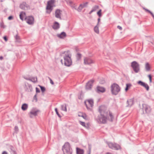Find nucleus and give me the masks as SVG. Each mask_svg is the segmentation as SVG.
I'll return each mask as SVG.
<instances>
[{"label":"nucleus","mask_w":154,"mask_h":154,"mask_svg":"<svg viewBox=\"0 0 154 154\" xmlns=\"http://www.w3.org/2000/svg\"><path fill=\"white\" fill-rule=\"evenodd\" d=\"M99 111L100 114L99 119L100 122L102 123H105L107 120L109 119L111 121L113 116L112 113L104 106H101L99 107Z\"/></svg>","instance_id":"1"},{"label":"nucleus","mask_w":154,"mask_h":154,"mask_svg":"<svg viewBox=\"0 0 154 154\" xmlns=\"http://www.w3.org/2000/svg\"><path fill=\"white\" fill-rule=\"evenodd\" d=\"M88 4V2L83 3L80 5L78 8V10L79 11H81L83 8L86 7Z\"/></svg>","instance_id":"15"},{"label":"nucleus","mask_w":154,"mask_h":154,"mask_svg":"<svg viewBox=\"0 0 154 154\" xmlns=\"http://www.w3.org/2000/svg\"><path fill=\"white\" fill-rule=\"evenodd\" d=\"M143 110L145 111V113H149L151 111L150 107L146 104L143 105Z\"/></svg>","instance_id":"10"},{"label":"nucleus","mask_w":154,"mask_h":154,"mask_svg":"<svg viewBox=\"0 0 154 154\" xmlns=\"http://www.w3.org/2000/svg\"><path fill=\"white\" fill-rule=\"evenodd\" d=\"M62 11L59 10H57L55 12V16L56 17L61 19V16L62 14Z\"/></svg>","instance_id":"13"},{"label":"nucleus","mask_w":154,"mask_h":154,"mask_svg":"<svg viewBox=\"0 0 154 154\" xmlns=\"http://www.w3.org/2000/svg\"><path fill=\"white\" fill-rule=\"evenodd\" d=\"M13 18V17L12 16H9L8 17V20H12V19Z\"/></svg>","instance_id":"46"},{"label":"nucleus","mask_w":154,"mask_h":154,"mask_svg":"<svg viewBox=\"0 0 154 154\" xmlns=\"http://www.w3.org/2000/svg\"><path fill=\"white\" fill-rule=\"evenodd\" d=\"M65 1L67 2V4L69 5H70L72 7L74 6V4L73 2L71 0H65Z\"/></svg>","instance_id":"21"},{"label":"nucleus","mask_w":154,"mask_h":154,"mask_svg":"<svg viewBox=\"0 0 154 154\" xmlns=\"http://www.w3.org/2000/svg\"><path fill=\"white\" fill-rule=\"evenodd\" d=\"M100 18H98V23H97V25H99V22H100Z\"/></svg>","instance_id":"47"},{"label":"nucleus","mask_w":154,"mask_h":154,"mask_svg":"<svg viewBox=\"0 0 154 154\" xmlns=\"http://www.w3.org/2000/svg\"><path fill=\"white\" fill-rule=\"evenodd\" d=\"M99 25H97L96 26H95L94 28V32L97 34H99Z\"/></svg>","instance_id":"26"},{"label":"nucleus","mask_w":154,"mask_h":154,"mask_svg":"<svg viewBox=\"0 0 154 154\" xmlns=\"http://www.w3.org/2000/svg\"><path fill=\"white\" fill-rule=\"evenodd\" d=\"M25 20L26 22L29 24H33L34 23V18L31 16H29L25 18Z\"/></svg>","instance_id":"12"},{"label":"nucleus","mask_w":154,"mask_h":154,"mask_svg":"<svg viewBox=\"0 0 154 154\" xmlns=\"http://www.w3.org/2000/svg\"><path fill=\"white\" fill-rule=\"evenodd\" d=\"M59 27V24L57 22H55L53 26V28L54 29H58Z\"/></svg>","instance_id":"19"},{"label":"nucleus","mask_w":154,"mask_h":154,"mask_svg":"<svg viewBox=\"0 0 154 154\" xmlns=\"http://www.w3.org/2000/svg\"><path fill=\"white\" fill-rule=\"evenodd\" d=\"M117 28H118L119 29H120V30H122V27L119 26H117Z\"/></svg>","instance_id":"44"},{"label":"nucleus","mask_w":154,"mask_h":154,"mask_svg":"<svg viewBox=\"0 0 154 154\" xmlns=\"http://www.w3.org/2000/svg\"><path fill=\"white\" fill-rule=\"evenodd\" d=\"M108 146L110 148L118 150L120 148L119 145L115 143H109L108 144Z\"/></svg>","instance_id":"8"},{"label":"nucleus","mask_w":154,"mask_h":154,"mask_svg":"<svg viewBox=\"0 0 154 154\" xmlns=\"http://www.w3.org/2000/svg\"><path fill=\"white\" fill-rule=\"evenodd\" d=\"M99 8V6H94L93 8H92V9L91 11L90 12L89 14H91L92 12L95 11L96 10H97V9H98Z\"/></svg>","instance_id":"28"},{"label":"nucleus","mask_w":154,"mask_h":154,"mask_svg":"<svg viewBox=\"0 0 154 154\" xmlns=\"http://www.w3.org/2000/svg\"><path fill=\"white\" fill-rule=\"evenodd\" d=\"M64 62L65 65L67 66H70L72 64V62L70 54H66L64 57Z\"/></svg>","instance_id":"4"},{"label":"nucleus","mask_w":154,"mask_h":154,"mask_svg":"<svg viewBox=\"0 0 154 154\" xmlns=\"http://www.w3.org/2000/svg\"><path fill=\"white\" fill-rule=\"evenodd\" d=\"M145 83L141 81H139L137 82V83L138 84H139V85H140L142 86L144 85Z\"/></svg>","instance_id":"34"},{"label":"nucleus","mask_w":154,"mask_h":154,"mask_svg":"<svg viewBox=\"0 0 154 154\" xmlns=\"http://www.w3.org/2000/svg\"><path fill=\"white\" fill-rule=\"evenodd\" d=\"M36 92H40V91L39 90V89L37 88H36Z\"/></svg>","instance_id":"48"},{"label":"nucleus","mask_w":154,"mask_h":154,"mask_svg":"<svg viewBox=\"0 0 154 154\" xmlns=\"http://www.w3.org/2000/svg\"><path fill=\"white\" fill-rule=\"evenodd\" d=\"M80 123L82 126L87 128H88L89 127L90 125L89 123H87L85 124V122L81 121L80 122Z\"/></svg>","instance_id":"20"},{"label":"nucleus","mask_w":154,"mask_h":154,"mask_svg":"<svg viewBox=\"0 0 154 154\" xmlns=\"http://www.w3.org/2000/svg\"><path fill=\"white\" fill-rule=\"evenodd\" d=\"M64 154H72V150L69 143H65L62 148Z\"/></svg>","instance_id":"3"},{"label":"nucleus","mask_w":154,"mask_h":154,"mask_svg":"<svg viewBox=\"0 0 154 154\" xmlns=\"http://www.w3.org/2000/svg\"><path fill=\"white\" fill-rule=\"evenodd\" d=\"M20 7L22 9H25V8L23 7V5L22 4L21 5Z\"/></svg>","instance_id":"49"},{"label":"nucleus","mask_w":154,"mask_h":154,"mask_svg":"<svg viewBox=\"0 0 154 154\" xmlns=\"http://www.w3.org/2000/svg\"><path fill=\"white\" fill-rule=\"evenodd\" d=\"M49 79L50 80V82L51 83V84L52 85H53L54 83L53 81L52 80V79L49 77Z\"/></svg>","instance_id":"42"},{"label":"nucleus","mask_w":154,"mask_h":154,"mask_svg":"<svg viewBox=\"0 0 154 154\" xmlns=\"http://www.w3.org/2000/svg\"><path fill=\"white\" fill-rule=\"evenodd\" d=\"M126 87L125 89V91L126 92H127L128 91L130 88L131 86V85L130 84H126Z\"/></svg>","instance_id":"25"},{"label":"nucleus","mask_w":154,"mask_h":154,"mask_svg":"<svg viewBox=\"0 0 154 154\" xmlns=\"http://www.w3.org/2000/svg\"><path fill=\"white\" fill-rule=\"evenodd\" d=\"M3 59V57L2 56H1L0 57V60H2Z\"/></svg>","instance_id":"50"},{"label":"nucleus","mask_w":154,"mask_h":154,"mask_svg":"<svg viewBox=\"0 0 154 154\" xmlns=\"http://www.w3.org/2000/svg\"><path fill=\"white\" fill-rule=\"evenodd\" d=\"M145 10L146 11H147V12H149V13H150V14L152 15V17H154V16L153 14L151 12L149 11L148 10H147L146 9H145Z\"/></svg>","instance_id":"41"},{"label":"nucleus","mask_w":154,"mask_h":154,"mask_svg":"<svg viewBox=\"0 0 154 154\" xmlns=\"http://www.w3.org/2000/svg\"><path fill=\"white\" fill-rule=\"evenodd\" d=\"M57 36L60 38H63L66 36V34L65 32H62L60 34H58Z\"/></svg>","instance_id":"22"},{"label":"nucleus","mask_w":154,"mask_h":154,"mask_svg":"<svg viewBox=\"0 0 154 154\" xmlns=\"http://www.w3.org/2000/svg\"><path fill=\"white\" fill-rule=\"evenodd\" d=\"M90 154V151H89L88 154Z\"/></svg>","instance_id":"53"},{"label":"nucleus","mask_w":154,"mask_h":154,"mask_svg":"<svg viewBox=\"0 0 154 154\" xmlns=\"http://www.w3.org/2000/svg\"><path fill=\"white\" fill-rule=\"evenodd\" d=\"M39 112V110L36 108L33 109L30 112V116L32 117L33 116H35Z\"/></svg>","instance_id":"11"},{"label":"nucleus","mask_w":154,"mask_h":154,"mask_svg":"<svg viewBox=\"0 0 154 154\" xmlns=\"http://www.w3.org/2000/svg\"><path fill=\"white\" fill-rule=\"evenodd\" d=\"M39 86L41 88V89L42 92H44L45 91V87L42 86L40 85H39Z\"/></svg>","instance_id":"37"},{"label":"nucleus","mask_w":154,"mask_h":154,"mask_svg":"<svg viewBox=\"0 0 154 154\" xmlns=\"http://www.w3.org/2000/svg\"><path fill=\"white\" fill-rule=\"evenodd\" d=\"M101 11H102L100 9L97 12V14L99 16V17H100L102 16Z\"/></svg>","instance_id":"32"},{"label":"nucleus","mask_w":154,"mask_h":154,"mask_svg":"<svg viewBox=\"0 0 154 154\" xmlns=\"http://www.w3.org/2000/svg\"><path fill=\"white\" fill-rule=\"evenodd\" d=\"M3 38L5 42H7L8 41V39L6 37V36H5L3 37Z\"/></svg>","instance_id":"43"},{"label":"nucleus","mask_w":154,"mask_h":154,"mask_svg":"<svg viewBox=\"0 0 154 154\" xmlns=\"http://www.w3.org/2000/svg\"><path fill=\"white\" fill-rule=\"evenodd\" d=\"M26 79L27 80H30L33 82H36L37 81V78L35 77L32 78L30 79Z\"/></svg>","instance_id":"30"},{"label":"nucleus","mask_w":154,"mask_h":154,"mask_svg":"<svg viewBox=\"0 0 154 154\" xmlns=\"http://www.w3.org/2000/svg\"><path fill=\"white\" fill-rule=\"evenodd\" d=\"M105 82V81L104 80V79H102L101 80H100V83L101 84H103Z\"/></svg>","instance_id":"39"},{"label":"nucleus","mask_w":154,"mask_h":154,"mask_svg":"<svg viewBox=\"0 0 154 154\" xmlns=\"http://www.w3.org/2000/svg\"><path fill=\"white\" fill-rule=\"evenodd\" d=\"M61 63L63 64V60H61Z\"/></svg>","instance_id":"51"},{"label":"nucleus","mask_w":154,"mask_h":154,"mask_svg":"<svg viewBox=\"0 0 154 154\" xmlns=\"http://www.w3.org/2000/svg\"><path fill=\"white\" fill-rule=\"evenodd\" d=\"M93 82V80H91L88 82L86 86V88L87 90H89L91 88Z\"/></svg>","instance_id":"14"},{"label":"nucleus","mask_w":154,"mask_h":154,"mask_svg":"<svg viewBox=\"0 0 154 154\" xmlns=\"http://www.w3.org/2000/svg\"><path fill=\"white\" fill-rule=\"evenodd\" d=\"M61 109L63 110L66 111L67 110L66 106L62 105L61 106Z\"/></svg>","instance_id":"33"},{"label":"nucleus","mask_w":154,"mask_h":154,"mask_svg":"<svg viewBox=\"0 0 154 154\" xmlns=\"http://www.w3.org/2000/svg\"><path fill=\"white\" fill-rule=\"evenodd\" d=\"M20 17L22 20H23L24 18L25 19V18H26V17L25 13L23 12H21L20 15Z\"/></svg>","instance_id":"18"},{"label":"nucleus","mask_w":154,"mask_h":154,"mask_svg":"<svg viewBox=\"0 0 154 154\" xmlns=\"http://www.w3.org/2000/svg\"><path fill=\"white\" fill-rule=\"evenodd\" d=\"M110 88L112 94L114 95L117 94L121 90L120 86L116 83L112 84Z\"/></svg>","instance_id":"2"},{"label":"nucleus","mask_w":154,"mask_h":154,"mask_svg":"<svg viewBox=\"0 0 154 154\" xmlns=\"http://www.w3.org/2000/svg\"><path fill=\"white\" fill-rule=\"evenodd\" d=\"M143 86L146 89L147 91L149 90V87L147 84L145 83L144 85Z\"/></svg>","instance_id":"31"},{"label":"nucleus","mask_w":154,"mask_h":154,"mask_svg":"<svg viewBox=\"0 0 154 154\" xmlns=\"http://www.w3.org/2000/svg\"><path fill=\"white\" fill-rule=\"evenodd\" d=\"M131 66L135 73H138L140 71L139 65L136 61L132 62L131 63Z\"/></svg>","instance_id":"5"},{"label":"nucleus","mask_w":154,"mask_h":154,"mask_svg":"<svg viewBox=\"0 0 154 154\" xmlns=\"http://www.w3.org/2000/svg\"><path fill=\"white\" fill-rule=\"evenodd\" d=\"M55 111L56 113V114H57V116L60 118L61 117V116H60V114L58 112V111H57V108H55Z\"/></svg>","instance_id":"38"},{"label":"nucleus","mask_w":154,"mask_h":154,"mask_svg":"<svg viewBox=\"0 0 154 154\" xmlns=\"http://www.w3.org/2000/svg\"><path fill=\"white\" fill-rule=\"evenodd\" d=\"M148 77L149 79V81L150 82H152V77L150 75H148Z\"/></svg>","instance_id":"40"},{"label":"nucleus","mask_w":154,"mask_h":154,"mask_svg":"<svg viewBox=\"0 0 154 154\" xmlns=\"http://www.w3.org/2000/svg\"><path fill=\"white\" fill-rule=\"evenodd\" d=\"M76 151L77 154H84V151L83 149L78 147L76 148Z\"/></svg>","instance_id":"17"},{"label":"nucleus","mask_w":154,"mask_h":154,"mask_svg":"<svg viewBox=\"0 0 154 154\" xmlns=\"http://www.w3.org/2000/svg\"><path fill=\"white\" fill-rule=\"evenodd\" d=\"M78 115L79 116H81L84 119H86V115L81 112H78Z\"/></svg>","instance_id":"24"},{"label":"nucleus","mask_w":154,"mask_h":154,"mask_svg":"<svg viewBox=\"0 0 154 154\" xmlns=\"http://www.w3.org/2000/svg\"><path fill=\"white\" fill-rule=\"evenodd\" d=\"M84 63L85 64H90L92 63H93L94 61L91 59V58L86 57L84 58Z\"/></svg>","instance_id":"9"},{"label":"nucleus","mask_w":154,"mask_h":154,"mask_svg":"<svg viewBox=\"0 0 154 154\" xmlns=\"http://www.w3.org/2000/svg\"><path fill=\"white\" fill-rule=\"evenodd\" d=\"M127 102L129 106H132L134 103V100L133 99H130L127 100Z\"/></svg>","instance_id":"23"},{"label":"nucleus","mask_w":154,"mask_h":154,"mask_svg":"<svg viewBox=\"0 0 154 154\" xmlns=\"http://www.w3.org/2000/svg\"><path fill=\"white\" fill-rule=\"evenodd\" d=\"M106 154H112L110 153H109V152H107V153H106Z\"/></svg>","instance_id":"52"},{"label":"nucleus","mask_w":154,"mask_h":154,"mask_svg":"<svg viewBox=\"0 0 154 154\" xmlns=\"http://www.w3.org/2000/svg\"><path fill=\"white\" fill-rule=\"evenodd\" d=\"M2 154H8V152L6 151H4Z\"/></svg>","instance_id":"45"},{"label":"nucleus","mask_w":154,"mask_h":154,"mask_svg":"<svg viewBox=\"0 0 154 154\" xmlns=\"http://www.w3.org/2000/svg\"><path fill=\"white\" fill-rule=\"evenodd\" d=\"M97 91L98 92H104L105 91V88L103 87L98 86L97 88Z\"/></svg>","instance_id":"16"},{"label":"nucleus","mask_w":154,"mask_h":154,"mask_svg":"<svg viewBox=\"0 0 154 154\" xmlns=\"http://www.w3.org/2000/svg\"><path fill=\"white\" fill-rule=\"evenodd\" d=\"M13 147H11V154H17L16 151L14 150H13Z\"/></svg>","instance_id":"35"},{"label":"nucleus","mask_w":154,"mask_h":154,"mask_svg":"<svg viewBox=\"0 0 154 154\" xmlns=\"http://www.w3.org/2000/svg\"><path fill=\"white\" fill-rule=\"evenodd\" d=\"M145 69H146V71H149L150 70V65L148 63H146L145 65Z\"/></svg>","instance_id":"27"},{"label":"nucleus","mask_w":154,"mask_h":154,"mask_svg":"<svg viewBox=\"0 0 154 154\" xmlns=\"http://www.w3.org/2000/svg\"><path fill=\"white\" fill-rule=\"evenodd\" d=\"M54 3V0H51L48 2L47 5L46 7L47 12L48 13L50 12L52 10V8Z\"/></svg>","instance_id":"6"},{"label":"nucleus","mask_w":154,"mask_h":154,"mask_svg":"<svg viewBox=\"0 0 154 154\" xmlns=\"http://www.w3.org/2000/svg\"><path fill=\"white\" fill-rule=\"evenodd\" d=\"M85 104L88 109H91L93 106V101L91 99L86 100L85 101Z\"/></svg>","instance_id":"7"},{"label":"nucleus","mask_w":154,"mask_h":154,"mask_svg":"<svg viewBox=\"0 0 154 154\" xmlns=\"http://www.w3.org/2000/svg\"><path fill=\"white\" fill-rule=\"evenodd\" d=\"M37 97L36 95L35 94L34 95L33 97V100H32L33 101H35V102H37Z\"/></svg>","instance_id":"36"},{"label":"nucleus","mask_w":154,"mask_h":154,"mask_svg":"<svg viewBox=\"0 0 154 154\" xmlns=\"http://www.w3.org/2000/svg\"><path fill=\"white\" fill-rule=\"evenodd\" d=\"M28 107L27 105L26 104H23L21 107L22 109L23 110H26Z\"/></svg>","instance_id":"29"}]
</instances>
